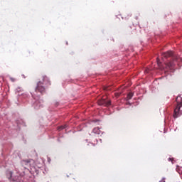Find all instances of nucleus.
<instances>
[{
    "instance_id": "1",
    "label": "nucleus",
    "mask_w": 182,
    "mask_h": 182,
    "mask_svg": "<svg viewBox=\"0 0 182 182\" xmlns=\"http://www.w3.org/2000/svg\"><path fill=\"white\" fill-rule=\"evenodd\" d=\"M50 86L52 83L50 82V80H49V77L46 75L42 76V80L37 82V86L36 87L35 91L36 93H41V95H43L45 92H46V89L45 88V86Z\"/></svg>"
},
{
    "instance_id": "2",
    "label": "nucleus",
    "mask_w": 182,
    "mask_h": 182,
    "mask_svg": "<svg viewBox=\"0 0 182 182\" xmlns=\"http://www.w3.org/2000/svg\"><path fill=\"white\" fill-rule=\"evenodd\" d=\"M176 102L177 105L174 109L173 117L174 119H177L179 116H181V110H180L181 107H182V98L181 97H177L176 99Z\"/></svg>"
},
{
    "instance_id": "3",
    "label": "nucleus",
    "mask_w": 182,
    "mask_h": 182,
    "mask_svg": "<svg viewBox=\"0 0 182 182\" xmlns=\"http://www.w3.org/2000/svg\"><path fill=\"white\" fill-rule=\"evenodd\" d=\"M14 172L12 171L7 170L6 172V176L10 181L21 182L20 176H13Z\"/></svg>"
},
{
    "instance_id": "4",
    "label": "nucleus",
    "mask_w": 182,
    "mask_h": 182,
    "mask_svg": "<svg viewBox=\"0 0 182 182\" xmlns=\"http://www.w3.org/2000/svg\"><path fill=\"white\" fill-rule=\"evenodd\" d=\"M98 105L100 106H106V107H107V106H110L111 102L109 100H106L105 99H102V100H98Z\"/></svg>"
},
{
    "instance_id": "5",
    "label": "nucleus",
    "mask_w": 182,
    "mask_h": 182,
    "mask_svg": "<svg viewBox=\"0 0 182 182\" xmlns=\"http://www.w3.org/2000/svg\"><path fill=\"white\" fill-rule=\"evenodd\" d=\"M173 55H174L173 51H168L166 53H162V58H165L166 59H167L168 58H171V56H173Z\"/></svg>"
},
{
    "instance_id": "6",
    "label": "nucleus",
    "mask_w": 182,
    "mask_h": 182,
    "mask_svg": "<svg viewBox=\"0 0 182 182\" xmlns=\"http://www.w3.org/2000/svg\"><path fill=\"white\" fill-rule=\"evenodd\" d=\"M92 132L95 133V134H101L102 131H100L99 127H95L93 129Z\"/></svg>"
},
{
    "instance_id": "7",
    "label": "nucleus",
    "mask_w": 182,
    "mask_h": 182,
    "mask_svg": "<svg viewBox=\"0 0 182 182\" xmlns=\"http://www.w3.org/2000/svg\"><path fill=\"white\" fill-rule=\"evenodd\" d=\"M157 65H158V69L160 70H163L164 69V67L161 66V63H160V59L157 58Z\"/></svg>"
},
{
    "instance_id": "8",
    "label": "nucleus",
    "mask_w": 182,
    "mask_h": 182,
    "mask_svg": "<svg viewBox=\"0 0 182 182\" xmlns=\"http://www.w3.org/2000/svg\"><path fill=\"white\" fill-rule=\"evenodd\" d=\"M133 92H129L128 95H127V100H130L132 99V97H133Z\"/></svg>"
},
{
    "instance_id": "9",
    "label": "nucleus",
    "mask_w": 182,
    "mask_h": 182,
    "mask_svg": "<svg viewBox=\"0 0 182 182\" xmlns=\"http://www.w3.org/2000/svg\"><path fill=\"white\" fill-rule=\"evenodd\" d=\"M167 66L171 69L173 68V66H174V63L173 62H169L168 64H167Z\"/></svg>"
},
{
    "instance_id": "10",
    "label": "nucleus",
    "mask_w": 182,
    "mask_h": 182,
    "mask_svg": "<svg viewBox=\"0 0 182 182\" xmlns=\"http://www.w3.org/2000/svg\"><path fill=\"white\" fill-rule=\"evenodd\" d=\"M23 164H25L26 166H28L29 163H31V160H23L22 161Z\"/></svg>"
},
{
    "instance_id": "11",
    "label": "nucleus",
    "mask_w": 182,
    "mask_h": 182,
    "mask_svg": "<svg viewBox=\"0 0 182 182\" xmlns=\"http://www.w3.org/2000/svg\"><path fill=\"white\" fill-rule=\"evenodd\" d=\"M63 129H66V125L61 126L58 127V130L60 132V130H63Z\"/></svg>"
},
{
    "instance_id": "12",
    "label": "nucleus",
    "mask_w": 182,
    "mask_h": 182,
    "mask_svg": "<svg viewBox=\"0 0 182 182\" xmlns=\"http://www.w3.org/2000/svg\"><path fill=\"white\" fill-rule=\"evenodd\" d=\"M168 161H171V163L173 164V163H174L173 161H174V159H173V158H168Z\"/></svg>"
},
{
    "instance_id": "13",
    "label": "nucleus",
    "mask_w": 182,
    "mask_h": 182,
    "mask_svg": "<svg viewBox=\"0 0 182 182\" xmlns=\"http://www.w3.org/2000/svg\"><path fill=\"white\" fill-rule=\"evenodd\" d=\"M38 103H43V101L41 100V101H37V102H36V105H38Z\"/></svg>"
},
{
    "instance_id": "14",
    "label": "nucleus",
    "mask_w": 182,
    "mask_h": 182,
    "mask_svg": "<svg viewBox=\"0 0 182 182\" xmlns=\"http://www.w3.org/2000/svg\"><path fill=\"white\" fill-rule=\"evenodd\" d=\"M173 60H178V57L173 58Z\"/></svg>"
},
{
    "instance_id": "15",
    "label": "nucleus",
    "mask_w": 182,
    "mask_h": 182,
    "mask_svg": "<svg viewBox=\"0 0 182 182\" xmlns=\"http://www.w3.org/2000/svg\"><path fill=\"white\" fill-rule=\"evenodd\" d=\"M10 79H11V82H15V79H14V78H10Z\"/></svg>"
},
{
    "instance_id": "16",
    "label": "nucleus",
    "mask_w": 182,
    "mask_h": 182,
    "mask_svg": "<svg viewBox=\"0 0 182 182\" xmlns=\"http://www.w3.org/2000/svg\"><path fill=\"white\" fill-rule=\"evenodd\" d=\"M146 72L147 73H149V70H146Z\"/></svg>"
}]
</instances>
